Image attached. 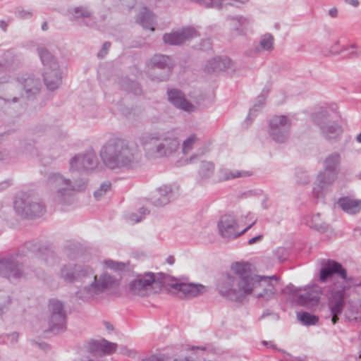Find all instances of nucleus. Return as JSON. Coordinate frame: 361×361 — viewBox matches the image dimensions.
<instances>
[{"instance_id": "nucleus-20", "label": "nucleus", "mask_w": 361, "mask_h": 361, "mask_svg": "<svg viewBox=\"0 0 361 361\" xmlns=\"http://www.w3.org/2000/svg\"><path fill=\"white\" fill-rule=\"evenodd\" d=\"M322 288L317 285H313L305 290V293L297 296L296 301L298 305L312 308L317 306L320 301V296L323 295Z\"/></svg>"}, {"instance_id": "nucleus-10", "label": "nucleus", "mask_w": 361, "mask_h": 361, "mask_svg": "<svg viewBox=\"0 0 361 361\" xmlns=\"http://www.w3.org/2000/svg\"><path fill=\"white\" fill-rule=\"evenodd\" d=\"M161 282L164 287H171L180 298H192L206 291L205 286L201 284L184 283L167 274L161 277Z\"/></svg>"}, {"instance_id": "nucleus-21", "label": "nucleus", "mask_w": 361, "mask_h": 361, "mask_svg": "<svg viewBox=\"0 0 361 361\" xmlns=\"http://www.w3.org/2000/svg\"><path fill=\"white\" fill-rule=\"evenodd\" d=\"M337 173L324 170L320 172L317 178V185L313 188V195L319 198L324 195V191L332 185L337 178Z\"/></svg>"}, {"instance_id": "nucleus-47", "label": "nucleus", "mask_w": 361, "mask_h": 361, "mask_svg": "<svg viewBox=\"0 0 361 361\" xmlns=\"http://www.w3.org/2000/svg\"><path fill=\"white\" fill-rule=\"evenodd\" d=\"M197 137L195 135H191L188 137L183 143V154H188L192 149Z\"/></svg>"}, {"instance_id": "nucleus-8", "label": "nucleus", "mask_w": 361, "mask_h": 361, "mask_svg": "<svg viewBox=\"0 0 361 361\" xmlns=\"http://www.w3.org/2000/svg\"><path fill=\"white\" fill-rule=\"evenodd\" d=\"M13 207L17 214L26 219L41 217L46 212L42 198L32 192H20L14 199Z\"/></svg>"}, {"instance_id": "nucleus-51", "label": "nucleus", "mask_w": 361, "mask_h": 361, "mask_svg": "<svg viewBox=\"0 0 361 361\" xmlns=\"http://www.w3.org/2000/svg\"><path fill=\"white\" fill-rule=\"evenodd\" d=\"M200 49L202 51H209L212 49V42L209 38L203 39L199 44Z\"/></svg>"}, {"instance_id": "nucleus-11", "label": "nucleus", "mask_w": 361, "mask_h": 361, "mask_svg": "<svg viewBox=\"0 0 361 361\" xmlns=\"http://www.w3.org/2000/svg\"><path fill=\"white\" fill-rule=\"evenodd\" d=\"M291 126L292 121L287 116H273L269 121L268 128L269 138L278 144L286 142L290 137Z\"/></svg>"}, {"instance_id": "nucleus-39", "label": "nucleus", "mask_w": 361, "mask_h": 361, "mask_svg": "<svg viewBox=\"0 0 361 361\" xmlns=\"http://www.w3.org/2000/svg\"><path fill=\"white\" fill-rule=\"evenodd\" d=\"M14 61L15 59L12 52L8 51L5 53L4 59L0 61V73L11 68Z\"/></svg>"}, {"instance_id": "nucleus-60", "label": "nucleus", "mask_w": 361, "mask_h": 361, "mask_svg": "<svg viewBox=\"0 0 361 361\" xmlns=\"http://www.w3.org/2000/svg\"><path fill=\"white\" fill-rule=\"evenodd\" d=\"M200 157V154H192L189 159H187L185 160V162L187 164H189V163H192L194 162L196 159H198V157Z\"/></svg>"}, {"instance_id": "nucleus-43", "label": "nucleus", "mask_w": 361, "mask_h": 361, "mask_svg": "<svg viewBox=\"0 0 361 361\" xmlns=\"http://www.w3.org/2000/svg\"><path fill=\"white\" fill-rule=\"evenodd\" d=\"M102 339L99 341L92 340L88 343L87 350L93 355L102 356Z\"/></svg>"}, {"instance_id": "nucleus-54", "label": "nucleus", "mask_w": 361, "mask_h": 361, "mask_svg": "<svg viewBox=\"0 0 361 361\" xmlns=\"http://www.w3.org/2000/svg\"><path fill=\"white\" fill-rule=\"evenodd\" d=\"M129 219L131 221L137 223V222H140L142 219V216H140L139 212L138 213H132L129 216Z\"/></svg>"}, {"instance_id": "nucleus-27", "label": "nucleus", "mask_w": 361, "mask_h": 361, "mask_svg": "<svg viewBox=\"0 0 361 361\" xmlns=\"http://www.w3.org/2000/svg\"><path fill=\"white\" fill-rule=\"evenodd\" d=\"M337 204L343 212L349 214H357L361 211V200L350 196L340 197Z\"/></svg>"}, {"instance_id": "nucleus-7", "label": "nucleus", "mask_w": 361, "mask_h": 361, "mask_svg": "<svg viewBox=\"0 0 361 361\" xmlns=\"http://www.w3.org/2000/svg\"><path fill=\"white\" fill-rule=\"evenodd\" d=\"M310 118L326 141L336 143L341 140L343 129L338 122L336 114L331 110L322 108L312 113Z\"/></svg>"}, {"instance_id": "nucleus-29", "label": "nucleus", "mask_w": 361, "mask_h": 361, "mask_svg": "<svg viewBox=\"0 0 361 361\" xmlns=\"http://www.w3.org/2000/svg\"><path fill=\"white\" fill-rule=\"evenodd\" d=\"M42 245L35 241H27L21 246L16 254L21 258L32 257L33 259L38 257Z\"/></svg>"}, {"instance_id": "nucleus-14", "label": "nucleus", "mask_w": 361, "mask_h": 361, "mask_svg": "<svg viewBox=\"0 0 361 361\" xmlns=\"http://www.w3.org/2000/svg\"><path fill=\"white\" fill-rule=\"evenodd\" d=\"M345 286L340 283H334L329 288L331 296L329 298L328 307L331 313V322L336 324L339 320V316L345 307Z\"/></svg>"}, {"instance_id": "nucleus-35", "label": "nucleus", "mask_w": 361, "mask_h": 361, "mask_svg": "<svg viewBox=\"0 0 361 361\" xmlns=\"http://www.w3.org/2000/svg\"><path fill=\"white\" fill-rule=\"evenodd\" d=\"M274 37L270 33H266L262 35L259 41V47H255V52L259 53L261 49L264 51H271L274 48Z\"/></svg>"}, {"instance_id": "nucleus-9", "label": "nucleus", "mask_w": 361, "mask_h": 361, "mask_svg": "<svg viewBox=\"0 0 361 361\" xmlns=\"http://www.w3.org/2000/svg\"><path fill=\"white\" fill-rule=\"evenodd\" d=\"M16 253L0 258V276L8 279H20L29 274V267L25 266Z\"/></svg>"}, {"instance_id": "nucleus-46", "label": "nucleus", "mask_w": 361, "mask_h": 361, "mask_svg": "<svg viewBox=\"0 0 361 361\" xmlns=\"http://www.w3.org/2000/svg\"><path fill=\"white\" fill-rule=\"evenodd\" d=\"M251 173L246 171H225V180L233 179L240 177L250 176Z\"/></svg>"}, {"instance_id": "nucleus-2", "label": "nucleus", "mask_w": 361, "mask_h": 361, "mask_svg": "<svg viewBox=\"0 0 361 361\" xmlns=\"http://www.w3.org/2000/svg\"><path fill=\"white\" fill-rule=\"evenodd\" d=\"M59 278L64 282L87 283L78 288L75 295L84 302L96 298L100 294L111 288L116 280L107 273L95 275L90 264L78 260L63 264L59 273Z\"/></svg>"}, {"instance_id": "nucleus-17", "label": "nucleus", "mask_w": 361, "mask_h": 361, "mask_svg": "<svg viewBox=\"0 0 361 361\" xmlns=\"http://www.w3.org/2000/svg\"><path fill=\"white\" fill-rule=\"evenodd\" d=\"M50 312L49 326L50 330L58 333L66 329V310L64 304L56 299H51L49 302Z\"/></svg>"}, {"instance_id": "nucleus-19", "label": "nucleus", "mask_w": 361, "mask_h": 361, "mask_svg": "<svg viewBox=\"0 0 361 361\" xmlns=\"http://www.w3.org/2000/svg\"><path fill=\"white\" fill-rule=\"evenodd\" d=\"M199 35L198 32L193 27H183L177 31L165 33L163 35V41L166 44L177 46Z\"/></svg>"}, {"instance_id": "nucleus-50", "label": "nucleus", "mask_w": 361, "mask_h": 361, "mask_svg": "<svg viewBox=\"0 0 361 361\" xmlns=\"http://www.w3.org/2000/svg\"><path fill=\"white\" fill-rule=\"evenodd\" d=\"M141 361H168V357L164 354L152 355Z\"/></svg>"}, {"instance_id": "nucleus-23", "label": "nucleus", "mask_w": 361, "mask_h": 361, "mask_svg": "<svg viewBox=\"0 0 361 361\" xmlns=\"http://www.w3.org/2000/svg\"><path fill=\"white\" fill-rule=\"evenodd\" d=\"M227 20L229 22L233 37L246 35L250 24L249 18L243 16H230L227 18Z\"/></svg>"}, {"instance_id": "nucleus-49", "label": "nucleus", "mask_w": 361, "mask_h": 361, "mask_svg": "<svg viewBox=\"0 0 361 361\" xmlns=\"http://www.w3.org/2000/svg\"><path fill=\"white\" fill-rule=\"evenodd\" d=\"M126 90L129 92H132L135 94H140L142 92L140 85L134 81H130L128 82Z\"/></svg>"}, {"instance_id": "nucleus-45", "label": "nucleus", "mask_w": 361, "mask_h": 361, "mask_svg": "<svg viewBox=\"0 0 361 361\" xmlns=\"http://www.w3.org/2000/svg\"><path fill=\"white\" fill-rule=\"evenodd\" d=\"M200 5L205 8H213L220 10L223 7L221 0H197Z\"/></svg>"}, {"instance_id": "nucleus-25", "label": "nucleus", "mask_w": 361, "mask_h": 361, "mask_svg": "<svg viewBox=\"0 0 361 361\" xmlns=\"http://www.w3.org/2000/svg\"><path fill=\"white\" fill-rule=\"evenodd\" d=\"M21 100L20 97L16 96H0V113L11 115L19 114V110L21 109Z\"/></svg>"}, {"instance_id": "nucleus-38", "label": "nucleus", "mask_w": 361, "mask_h": 361, "mask_svg": "<svg viewBox=\"0 0 361 361\" xmlns=\"http://www.w3.org/2000/svg\"><path fill=\"white\" fill-rule=\"evenodd\" d=\"M297 317L305 326L314 325L319 320L318 317L306 312H298Z\"/></svg>"}, {"instance_id": "nucleus-33", "label": "nucleus", "mask_w": 361, "mask_h": 361, "mask_svg": "<svg viewBox=\"0 0 361 361\" xmlns=\"http://www.w3.org/2000/svg\"><path fill=\"white\" fill-rule=\"evenodd\" d=\"M307 225L320 233H325L329 229V224L325 222H323L320 218V214L317 213L313 215L309 220L306 222Z\"/></svg>"}, {"instance_id": "nucleus-3", "label": "nucleus", "mask_w": 361, "mask_h": 361, "mask_svg": "<svg viewBox=\"0 0 361 361\" xmlns=\"http://www.w3.org/2000/svg\"><path fill=\"white\" fill-rule=\"evenodd\" d=\"M104 164L110 169L133 170L140 168L144 162L139 145L121 138L108 140L100 149Z\"/></svg>"}, {"instance_id": "nucleus-41", "label": "nucleus", "mask_w": 361, "mask_h": 361, "mask_svg": "<svg viewBox=\"0 0 361 361\" xmlns=\"http://www.w3.org/2000/svg\"><path fill=\"white\" fill-rule=\"evenodd\" d=\"M11 303V296L5 292L0 290V315L4 314Z\"/></svg>"}, {"instance_id": "nucleus-22", "label": "nucleus", "mask_w": 361, "mask_h": 361, "mask_svg": "<svg viewBox=\"0 0 361 361\" xmlns=\"http://www.w3.org/2000/svg\"><path fill=\"white\" fill-rule=\"evenodd\" d=\"M168 98L169 102L176 107L188 112L193 111L195 106L185 98L184 94L177 89L168 90Z\"/></svg>"}, {"instance_id": "nucleus-6", "label": "nucleus", "mask_w": 361, "mask_h": 361, "mask_svg": "<svg viewBox=\"0 0 361 361\" xmlns=\"http://www.w3.org/2000/svg\"><path fill=\"white\" fill-rule=\"evenodd\" d=\"M47 183L54 201L67 204L71 202L74 192H82L86 189L87 179L80 178L72 180L59 172H52L48 175Z\"/></svg>"}, {"instance_id": "nucleus-63", "label": "nucleus", "mask_w": 361, "mask_h": 361, "mask_svg": "<svg viewBox=\"0 0 361 361\" xmlns=\"http://www.w3.org/2000/svg\"><path fill=\"white\" fill-rule=\"evenodd\" d=\"M149 213V211L145 208V207H141L139 210V214H140V216H142V218L146 215V214H148Z\"/></svg>"}, {"instance_id": "nucleus-34", "label": "nucleus", "mask_w": 361, "mask_h": 361, "mask_svg": "<svg viewBox=\"0 0 361 361\" xmlns=\"http://www.w3.org/2000/svg\"><path fill=\"white\" fill-rule=\"evenodd\" d=\"M140 24L145 29H149L153 31L154 30L153 27L154 18L153 13L147 9V8H143L140 13L139 17Z\"/></svg>"}, {"instance_id": "nucleus-1", "label": "nucleus", "mask_w": 361, "mask_h": 361, "mask_svg": "<svg viewBox=\"0 0 361 361\" xmlns=\"http://www.w3.org/2000/svg\"><path fill=\"white\" fill-rule=\"evenodd\" d=\"M252 267L250 263L245 262L232 264L233 274H222L216 281L219 295L235 302H242L250 294L264 301L274 298L276 289L272 281L277 283L276 276H259L252 271Z\"/></svg>"}, {"instance_id": "nucleus-26", "label": "nucleus", "mask_w": 361, "mask_h": 361, "mask_svg": "<svg viewBox=\"0 0 361 361\" xmlns=\"http://www.w3.org/2000/svg\"><path fill=\"white\" fill-rule=\"evenodd\" d=\"M43 77L44 84L48 90L54 91L61 84V72L59 68L43 69Z\"/></svg>"}, {"instance_id": "nucleus-62", "label": "nucleus", "mask_w": 361, "mask_h": 361, "mask_svg": "<svg viewBox=\"0 0 361 361\" xmlns=\"http://www.w3.org/2000/svg\"><path fill=\"white\" fill-rule=\"evenodd\" d=\"M8 338L11 339V342H16L18 340V334L17 332H13L8 336Z\"/></svg>"}, {"instance_id": "nucleus-13", "label": "nucleus", "mask_w": 361, "mask_h": 361, "mask_svg": "<svg viewBox=\"0 0 361 361\" xmlns=\"http://www.w3.org/2000/svg\"><path fill=\"white\" fill-rule=\"evenodd\" d=\"M16 82L21 90V99L34 101L39 96L42 83L39 77L32 73H25L18 77Z\"/></svg>"}, {"instance_id": "nucleus-12", "label": "nucleus", "mask_w": 361, "mask_h": 361, "mask_svg": "<svg viewBox=\"0 0 361 361\" xmlns=\"http://www.w3.org/2000/svg\"><path fill=\"white\" fill-rule=\"evenodd\" d=\"M147 66L152 79L160 82L169 79L173 63L169 56L156 54L149 60Z\"/></svg>"}, {"instance_id": "nucleus-37", "label": "nucleus", "mask_w": 361, "mask_h": 361, "mask_svg": "<svg viewBox=\"0 0 361 361\" xmlns=\"http://www.w3.org/2000/svg\"><path fill=\"white\" fill-rule=\"evenodd\" d=\"M55 253L51 250L42 246L36 259H39L41 261V264L44 263L51 266L55 262Z\"/></svg>"}, {"instance_id": "nucleus-30", "label": "nucleus", "mask_w": 361, "mask_h": 361, "mask_svg": "<svg viewBox=\"0 0 361 361\" xmlns=\"http://www.w3.org/2000/svg\"><path fill=\"white\" fill-rule=\"evenodd\" d=\"M37 53L44 66V69H47V68L54 69L59 68V63L56 58L46 47H38Z\"/></svg>"}, {"instance_id": "nucleus-44", "label": "nucleus", "mask_w": 361, "mask_h": 361, "mask_svg": "<svg viewBox=\"0 0 361 361\" xmlns=\"http://www.w3.org/2000/svg\"><path fill=\"white\" fill-rule=\"evenodd\" d=\"M117 348V344L106 339H102V356L114 353Z\"/></svg>"}, {"instance_id": "nucleus-4", "label": "nucleus", "mask_w": 361, "mask_h": 361, "mask_svg": "<svg viewBox=\"0 0 361 361\" xmlns=\"http://www.w3.org/2000/svg\"><path fill=\"white\" fill-rule=\"evenodd\" d=\"M104 264L107 268L116 271L132 272L133 278L129 281L126 286V290L128 295L138 297H146L154 293V288L161 286V277L164 275L160 274L157 276L152 272H145L144 274H134V266L130 264L129 262L126 263L118 262L111 259L104 261Z\"/></svg>"}, {"instance_id": "nucleus-57", "label": "nucleus", "mask_w": 361, "mask_h": 361, "mask_svg": "<svg viewBox=\"0 0 361 361\" xmlns=\"http://www.w3.org/2000/svg\"><path fill=\"white\" fill-rule=\"evenodd\" d=\"M262 238H263V235H257V236L250 239L248 240V244L249 245L255 244V243L260 241Z\"/></svg>"}, {"instance_id": "nucleus-53", "label": "nucleus", "mask_w": 361, "mask_h": 361, "mask_svg": "<svg viewBox=\"0 0 361 361\" xmlns=\"http://www.w3.org/2000/svg\"><path fill=\"white\" fill-rule=\"evenodd\" d=\"M110 47H111V43L109 42H105L103 44L101 50L97 54L98 57H99V58L104 57V56L106 54L108 50L109 49Z\"/></svg>"}, {"instance_id": "nucleus-5", "label": "nucleus", "mask_w": 361, "mask_h": 361, "mask_svg": "<svg viewBox=\"0 0 361 361\" xmlns=\"http://www.w3.org/2000/svg\"><path fill=\"white\" fill-rule=\"evenodd\" d=\"M145 155L149 159L169 157L178 150L180 143L171 132L146 133L140 138Z\"/></svg>"}, {"instance_id": "nucleus-59", "label": "nucleus", "mask_w": 361, "mask_h": 361, "mask_svg": "<svg viewBox=\"0 0 361 361\" xmlns=\"http://www.w3.org/2000/svg\"><path fill=\"white\" fill-rule=\"evenodd\" d=\"M357 47V46L356 44H353L350 47H343L340 51L333 52V54H341V53L343 52L344 51H348L350 49H356Z\"/></svg>"}, {"instance_id": "nucleus-36", "label": "nucleus", "mask_w": 361, "mask_h": 361, "mask_svg": "<svg viewBox=\"0 0 361 361\" xmlns=\"http://www.w3.org/2000/svg\"><path fill=\"white\" fill-rule=\"evenodd\" d=\"M268 93L267 90H263L261 94L258 96L257 99V102L254 104L252 108L250 110L247 119L245 120V122L247 123L248 121H251L253 118V117L255 116L256 113L258 112L261 108L262 107L263 104L265 102L266 100V95Z\"/></svg>"}, {"instance_id": "nucleus-52", "label": "nucleus", "mask_w": 361, "mask_h": 361, "mask_svg": "<svg viewBox=\"0 0 361 361\" xmlns=\"http://www.w3.org/2000/svg\"><path fill=\"white\" fill-rule=\"evenodd\" d=\"M11 157V154L7 149L0 147V161H7Z\"/></svg>"}, {"instance_id": "nucleus-31", "label": "nucleus", "mask_w": 361, "mask_h": 361, "mask_svg": "<svg viewBox=\"0 0 361 361\" xmlns=\"http://www.w3.org/2000/svg\"><path fill=\"white\" fill-rule=\"evenodd\" d=\"M341 154L338 152H333L328 155L324 163V170L338 173L340 170Z\"/></svg>"}, {"instance_id": "nucleus-42", "label": "nucleus", "mask_w": 361, "mask_h": 361, "mask_svg": "<svg viewBox=\"0 0 361 361\" xmlns=\"http://www.w3.org/2000/svg\"><path fill=\"white\" fill-rule=\"evenodd\" d=\"M111 190V183L109 181H104L102 183L99 188L94 192V197L97 200H99L108 192Z\"/></svg>"}, {"instance_id": "nucleus-15", "label": "nucleus", "mask_w": 361, "mask_h": 361, "mask_svg": "<svg viewBox=\"0 0 361 361\" xmlns=\"http://www.w3.org/2000/svg\"><path fill=\"white\" fill-rule=\"evenodd\" d=\"M99 165L97 154L93 150L75 155L69 161V171L73 172L90 173L95 170Z\"/></svg>"}, {"instance_id": "nucleus-64", "label": "nucleus", "mask_w": 361, "mask_h": 361, "mask_svg": "<svg viewBox=\"0 0 361 361\" xmlns=\"http://www.w3.org/2000/svg\"><path fill=\"white\" fill-rule=\"evenodd\" d=\"M8 25V23L6 22L4 20H0V28L4 31L6 32L7 30V27Z\"/></svg>"}, {"instance_id": "nucleus-40", "label": "nucleus", "mask_w": 361, "mask_h": 361, "mask_svg": "<svg viewBox=\"0 0 361 361\" xmlns=\"http://www.w3.org/2000/svg\"><path fill=\"white\" fill-rule=\"evenodd\" d=\"M70 13L75 18H89L91 16L92 12L87 7L77 6L69 10Z\"/></svg>"}, {"instance_id": "nucleus-24", "label": "nucleus", "mask_w": 361, "mask_h": 361, "mask_svg": "<svg viewBox=\"0 0 361 361\" xmlns=\"http://www.w3.org/2000/svg\"><path fill=\"white\" fill-rule=\"evenodd\" d=\"M173 197V185H163L157 190L153 195L152 203L156 207H162L169 204Z\"/></svg>"}, {"instance_id": "nucleus-18", "label": "nucleus", "mask_w": 361, "mask_h": 361, "mask_svg": "<svg viewBox=\"0 0 361 361\" xmlns=\"http://www.w3.org/2000/svg\"><path fill=\"white\" fill-rule=\"evenodd\" d=\"M255 223V221L242 231L238 232V225L235 216L231 214H225L221 217L218 223V228L220 235L224 238L234 239L243 235Z\"/></svg>"}, {"instance_id": "nucleus-58", "label": "nucleus", "mask_w": 361, "mask_h": 361, "mask_svg": "<svg viewBox=\"0 0 361 361\" xmlns=\"http://www.w3.org/2000/svg\"><path fill=\"white\" fill-rule=\"evenodd\" d=\"M34 149L33 145L31 142L27 143L26 146L23 149L24 153H30Z\"/></svg>"}, {"instance_id": "nucleus-61", "label": "nucleus", "mask_w": 361, "mask_h": 361, "mask_svg": "<svg viewBox=\"0 0 361 361\" xmlns=\"http://www.w3.org/2000/svg\"><path fill=\"white\" fill-rule=\"evenodd\" d=\"M329 14L332 18H336L338 16V10L336 8H332L329 11Z\"/></svg>"}, {"instance_id": "nucleus-56", "label": "nucleus", "mask_w": 361, "mask_h": 361, "mask_svg": "<svg viewBox=\"0 0 361 361\" xmlns=\"http://www.w3.org/2000/svg\"><path fill=\"white\" fill-rule=\"evenodd\" d=\"M122 5L127 6L129 8H133L135 4V0H119Z\"/></svg>"}, {"instance_id": "nucleus-48", "label": "nucleus", "mask_w": 361, "mask_h": 361, "mask_svg": "<svg viewBox=\"0 0 361 361\" xmlns=\"http://www.w3.org/2000/svg\"><path fill=\"white\" fill-rule=\"evenodd\" d=\"M274 255L279 262H283L287 259L288 256V251L285 247H278L274 251Z\"/></svg>"}, {"instance_id": "nucleus-55", "label": "nucleus", "mask_w": 361, "mask_h": 361, "mask_svg": "<svg viewBox=\"0 0 361 361\" xmlns=\"http://www.w3.org/2000/svg\"><path fill=\"white\" fill-rule=\"evenodd\" d=\"M12 180L8 179L0 183V191L4 190L12 185Z\"/></svg>"}, {"instance_id": "nucleus-16", "label": "nucleus", "mask_w": 361, "mask_h": 361, "mask_svg": "<svg viewBox=\"0 0 361 361\" xmlns=\"http://www.w3.org/2000/svg\"><path fill=\"white\" fill-rule=\"evenodd\" d=\"M320 265L319 281L321 283H326L335 275L342 279L350 281L351 278H348L347 271L343 265L334 260L320 259L318 260Z\"/></svg>"}, {"instance_id": "nucleus-28", "label": "nucleus", "mask_w": 361, "mask_h": 361, "mask_svg": "<svg viewBox=\"0 0 361 361\" xmlns=\"http://www.w3.org/2000/svg\"><path fill=\"white\" fill-rule=\"evenodd\" d=\"M232 61L228 57H215L207 61L205 70L208 73L226 71L232 68Z\"/></svg>"}, {"instance_id": "nucleus-32", "label": "nucleus", "mask_w": 361, "mask_h": 361, "mask_svg": "<svg viewBox=\"0 0 361 361\" xmlns=\"http://www.w3.org/2000/svg\"><path fill=\"white\" fill-rule=\"evenodd\" d=\"M214 171V164L212 161H202L197 173V178L200 180H203L211 178Z\"/></svg>"}]
</instances>
